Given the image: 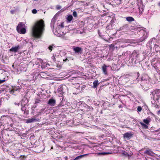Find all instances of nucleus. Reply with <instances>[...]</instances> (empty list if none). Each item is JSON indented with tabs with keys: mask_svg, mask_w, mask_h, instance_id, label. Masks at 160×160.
I'll use <instances>...</instances> for the list:
<instances>
[{
	"mask_svg": "<svg viewBox=\"0 0 160 160\" xmlns=\"http://www.w3.org/2000/svg\"><path fill=\"white\" fill-rule=\"evenodd\" d=\"M45 24L42 20L36 22L33 25L32 28L33 37L36 38H40L42 36L45 30Z\"/></svg>",
	"mask_w": 160,
	"mask_h": 160,
	"instance_id": "f257e3e1",
	"label": "nucleus"
},
{
	"mask_svg": "<svg viewBox=\"0 0 160 160\" xmlns=\"http://www.w3.org/2000/svg\"><path fill=\"white\" fill-rule=\"evenodd\" d=\"M25 27V24L23 22H20L17 27V30L20 34H24L26 32V30L24 28Z\"/></svg>",
	"mask_w": 160,
	"mask_h": 160,
	"instance_id": "f03ea898",
	"label": "nucleus"
},
{
	"mask_svg": "<svg viewBox=\"0 0 160 160\" xmlns=\"http://www.w3.org/2000/svg\"><path fill=\"white\" fill-rule=\"evenodd\" d=\"M38 75V73L36 72H33L32 74L28 76V79L27 80L31 81L32 80H35L36 79Z\"/></svg>",
	"mask_w": 160,
	"mask_h": 160,
	"instance_id": "7ed1b4c3",
	"label": "nucleus"
},
{
	"mask_svg": "<svg viewBox=\"0 0 160 160\" xmlns=\"http://www.w3.org/2000/svg\"><path fill=\"white\" fill-rule=\"evenodd\" d=\"M72 48L73 51L76 53H81L82 51V49L79 47L73 46Z\"/></svg>",
	"mask_w": 160,
	"mask_h": 160,
	"instance_id": "20e7f679",
	"label": "nucleus"
},
{
	"mask_svg": "<svg viewBox=\"0 0 160 160\" xmlns=\"http://www.w3.org/2000/svg\"><path fill=\"white\" fill-rule=\"evenodd\" d=\"M57 91L59 93V96L62 97L63 96V93H64L63 87L62 85L59 86L58 88Z\"/></svg>",
	"mask_w": 160,
	"mask_h": 160,
	"instance_id": "39448f33",
	"label": "nucleus"
},
{
	"mask_svg": "<svg viewBox=\"0 0 160 160\" xmlns=\"http://www.w3.org/2000/svg\"><path fill=\"white\" fill-rule=\"evenodd\" d=\"M40 62L41 64V67L43 69L47 67L48 66H49L50 65L47 62H44L41 59H39Z\"/></svg>",
	"mask_w": 160,
	"mask_h": 160,
	"instance_id": "423d86ee",
	"label": "nucleus"
},
{
	"mask_svg": "<svg viewBox=\"0 0 160 160\" xmlns=\"http://www.w3.org/2000/svg\"><path fill=\"white\" fill-rule=\"evenodd\" d=\"M22 106L21 110L23 112V113L26 115L28 114V105H23Z\"/></svg>",
	"mask_w": 160,
	"mask_h": 160,
	"instance_id": "0eeeda50",
	"label": "nucleus"
},
{
	"mask_svg": "<svg viewBox=\"0 0 160 160\" xmlns=\"http://www.w3.org/2000/svg\"><path fill=\"white\" fill-rule=\"evenodd\" d=\"M43 101L40 98H36L35 99V102L34 105L33 106V108H36L38 104V103H42L43 102Z\"/></svg>",
	"mask_w": 160,
	"mask_h": 160,
	"instance_id": "6e6552de",
	"label": "nucleus"
},
{
	"mask_svg": "<svg viewBox=\"0 0 160 160\" xmlns=\"http://www.w3.org/2000/svg\"><path fill=\"white\" fill-rule=\"evenodd\" d=\"M128 30V25L127 24H125L121 27L119 28V31H127Z\"/></svg>",
	"mask_w": 160,
	"mask_h": 160,
	"instance_id": "1a4fd4ad",
	"label": "nucleus"
},
{
	"mask_svg": "<svg viewBox=\"0 0 160 160\" xmlns=\"http://www.w3.org/2000/svg\"><path fill=\"white\" fill-rule=\"evenodd\" d=\"M20 49V47L19 45L15 47H12V48L10 49L9 50L10 51L12 52H16L18 51Z\"/></svg>",
	"mask_w": 160,
	"mask_h": 160,
	"instance_id": "9d476101",
	"label": "nucleus"
},
{
	"mask_svg": "<svg viewBox=\"0 0 160 160\" xmlns=\"http://www.w3.org/2000/svg\"><path fill=\"white\" fill-rule=\"evenodd\" d=\"M56 100L53 99H50L49 100L48 104L50 106H54L56 103Z\"/></svg>",
	"mask_w": 160,
	"mask_h": 160,
	"instance_id": "9b49d317",
	"label": "nucleus"
},
{
	"mask_svg": "<svg viewBox=\"0 0 160 160\" xmlns=\"http://www.w3.org/2000/svg\"><path fill=\"white\" fill-rule=\"evenodd\" d=\"M133 134L131 132H127L124 133L123 135V137L124 138L127 139H130L133 136Z\"/></svg>",
	"mask_w": 160,
	"mask_h": 160,
	"instance_id": "f8f14e48",
	"label": "nucleus"
},
{
	"mask_svg": "<svg viewBox=\"0 0 160 160\" xmlns=\"http://www.w3.org/2000/svg\"><path fill=\"white\" fill-rule=\"evenodd\" d=\"M28 100L26 98L24 97L21 102V106L28 105Z\"/></svg>",
	"mask_w": 160,
	"mask_h": 160,
	"instance_id": "ddd939ff",
	"label": "nucleus"
},
{
	"mask_svg": "<svg viewBox=\"0 0 160 160\" xmlns=\"http://www.w3.org/2000/svg\"><path fill=\"white\" fill-rule=\"evenodd\" d=\"M38 120L35 117L29 118L27 119L26 122L27 123H32L33 122L38 121Z\"/></svg>",
	"mask_w": 160,
	"mask_h": 160,
	"instance_id": "4468645a",
	"label": "nucleus"
},
{
	"mask_svg": "<svg viewBox=\"0 0 160 160\" xmlns=\"http://www.w3.org/2000/svg\"><path fill=\"white\" fill-rule=\"evenodd\" d=\"M108 67H109V66H107L105 64H104L102 67V72L105 75L107 74V68Z\"/></svg>",
	"mask_w": 160,
	"mask_h": 160,
	"instance_id": "2eb2a0df",
	"label": "nucleus"
},
{
	"mask_svg": "<svg viewBox=\"0 0 160 160\" xmlns=\"http://www.w3.org/2000/svg\"><path fill=\"white\" fill-rule=\"evenodd\" d=\"M56 21V19L53 17L52 19L51 22V27L52 29V31L54 32V25Z\"/></svg>",
	"mask_w": 160,
	"mask_h": 160,
	"instance_id": "dca6fc26",
	"label": "nucleus"
},
{
	"mask_svg": "<svg viewBox=\"0 0 160 160\" xmlns=\"http://www.w3.org/2000/svg\"><path fill=\"white\" fill-rule=\"evenodd\" d=\"M144 153L151 156H153L155 154V153L150 149H149L145 151L144 152Z\"/></svg>",
	"mask_w": 160,
	"mask_h": 160,
	"instance_id": "f3484780",
	"label": "nucleus"
},
{
	"mask_svg": "<svg viewBox=\"0 0 160 160\" xmlns=\"http://www.w3.org/2000/svg\"><path fill=\"white\" fill-rule=\"evenodd\" d=\"M153 95V99L154 100H158V95L157 92L155 91H154L152 92Z\"/></svg>",
	"mask_w": 160,
	"mask_h": 160,
	"instance_id": "a211bd4d",
	"label": "nucleus"
},
{
	"mask_svg": "<svg viewBox=\"0 0 160 160\" xmlns=\"http://www.w3.org/2000/svg\"><path fill=\"white\" fill-rule=\"evenodd\" d=\"M132 154L131 152H130L129 153H128L125 151L122 152L123 155L126 157H128V158H129L132 155Z\"/></svg>",
	"mask_w": 160,
	"mask_h": 160,
	"instance_id": "6ab92c4d",
	"label": "nucleus"
},
{
	"mask_svg": "<svg viewBox=\"0 0 160 160\" xmlns=\"http://www.w3.org/2000/svg\"><path fill=\"white\" fill-rule=\"evenodd\" d=\"M147 37L148 36L147 35V34L146 33H144L143 36L140 38L139 42H141L143 41L145 39H146Z\"/></svg>",
	"mask_w": 160,
	"mask_h": 160,
	"instance_id": "aec40b11",
	"label": "nucleus"
},
{
	"mask_svg": "<svg viewBox=\"0 0 160 160\" xmlns=\"http://www.w3.org/2000/svg\"><path fill=\"white\" fill-rule=\"evenodd\" d=\"M20 88H13V89H12L11 90H9V92L12 94H14V93L15 92V91H17L18 90L20 89Z\"/></svg>",
	"mask_w": 160,
	"mask_h": 160,
	"instance_id": "412c9836",
	"label": "nucleus"
},
{
	"mask_svg": "<svg viewBox=\"0 0 160 160\" xmlns=\"http://www.w3.org/2000/svg\"><path fill=\"white\" fill-rule=\"evenodd\" d=\"M99 83H98V81L97 80H95L93 82V88H97Z\"/></svg>",
	"mask_w": 160,
	"mask_h": 160,
	"instance_id": "4be33fe9",
	"label": "nucleus"
},
{
	"mask_svg": "<svg viewBox=\"0 0 160 160\" xmlns=\"http://www.w3.org/2000/svg\"><path fill=\"white\" fill-rule=\"evenodd\" d=\"M151 121V119L149 118L143 120V122L146 124H148Z\"/></svg>",
	"mask_w": 160,
	"mask_h": 160,
	"instance_id": "5701e85b",
	"label": "nucleus"
},
{
	"mask_svg": "<svg viewBox=\"0 0 160 160\" xmlns=\"http://www.w3.org/2000/svg\"><path fill=\"white\" fill-rule=\"evenodd\" d=\"M88 154H86L82 155H79V156L77 157L75 159H74L73 160H78L79 159L81 158L82 157H84V156H86V155H87Z\"/></svg>",
	"mask_w": 160,
	"mask_h": 160,
	"instance_id": "b1692460",
	"label": "nucleus"
},
{
	"mask_svg": "<svg viewBox=\"0 0 160 160\" xmlns=\"http://www.w3.org/2000/svg\"><path fill=\"white\" fill-rule=\"evenodd\" d=\"M126 20L128 22H132L134 21V19L132 17H128L126 18Z\"/></svg>",
	"mask_w": 160,
	"mask_h": 160,
	"instance_id": "393cba45",
	"label": "nucleus"
},
{
	"mask_svg": "<svg viewBox=\"0 0 160 160\" xmlns=\"http://www.w3.org/2000/svg\"><path fill=\"white\" fill-rule=\"evenodd\" d=\"M56 47V46L55 44H52L51 45H50L48 47V49L50 50V51H51L52 49Z\"/></svg>",
	"mask_w": 160,
	"mask_h": 160,
	"instance_id": "a878e982",
	"label": "nucleus"
},
{
	"mask_svg": "<svg viewBox=\"0 0 160 160\" xmlns=\"http://www.w3.org/2000/svg\"><path fill=\"white\" fill-rule=\"evenodd\" d=\"M72 18L73 17L72 15H69L68 16L67 19L68 22H70L72 20Z\"/></svg>",
	"mask_w": 160,
	"mask_h": 160,
	"instance_id": "bb28decb",
	"label": "nucleus"
},
{
	"mask_svg": "<svg viewBox=\"0 0 160 160\" xmlns=\"http://www.w3.org/2000/svg\"><path fill=\"white\" fill-rule=\"evenodd\" d=\"M46 108H42V109L40 110L38 112V115H40L42 112H43V111L45 110Z\"/></svg>",
	"mask_w": 160,
	"mask_h": 160,
	"instance_id": "cd10ccee",
	"label": "nucleus"
},
{
	"mask_svg": "<svg viewBox=\"0 0 160 160\" xmlns=\"http://www.w3.org/2000/svg\"><path fill=\"white\" fill-rule=\"evenodd\" d=\"M140 124L144 128L147 129L148 128V126L143 123L142 122H140Z\"/></svg>",
	"mask_w": 160,
	"mask_h": 160,
	"instance_id": "c85d7f7f",
	"label": "nucleus"
},
{
	"mask_svg": "<svg viewBox=\"0 0 160 160\" xmlns=\"http://www.w3.org/2000/svg\"><path fill=\"white\" fill-rule=\"evenodd\" d=\"M117 5H119L121 3L122 0H115Z\"/></svg>",
	"mask_w": 160,
	"mask_h": 160,
	"instance_id": "c756f323",
	"label": "nucleus"
},
{
	"mask_svg": "<svg viewBox=\"0 0 160 160\" xmlns=\"http://www.w3.org/2000/svg\"><path fill=\"white\" fill-rule=\"evenodd\" d=\"M110 153L109 152H99L98 153V155H105L106 154H109Z\"/></svg>",
	"mask_w": 160,
	"mask_h": 160,
	"instance_id": "7c9ffc66",
	"label": "nucleus"
},
{
	"mask_svg": "<svg viewBox=\"0 0 160 160\" xmlns=\"http://www.w3.org/2000/svg\"><path fill=\"white\" fill-rule=\"evenodd\" d=\"M6 117V116H3L1 117V118L0 119V121L2 122V121H3L5 120V118Z\"/></svg>",
	"mask_w": 160,
	"mask_h": 160,
	"instance_id": "2f4dec72",
	"label": "nucleus"
},
{
	"mask_svg": "<svg viewBox=\"0 0 160 160\" xmlns=\"http://www.w3.org/2000/svg\"><path fill=\"white\" fill-rule=\"evenodd\" d=\"M73 15L75 17H76L77 16V12L76 11H74L73 12Z\"/></svg>",
	"mask_w": 160,
	"mask_h": 160,
	"instance_id": "473e14b6",
	"label": "nucleus"
},
{
	"mask_svg": "<svg viewBox=\"0 0 160 160\" xmlns=\"http://www.w3.org/2000/svg\"><path fill=\"white\" fill-rule=\"evenodd\" d=\"M52 59L53 60V61L55 62L56 61V56L54 55H53L52 57Z\"/></svg>",
	"mask_w": 160,
	"mask_h": 160,
	"instance_id": "72a5a7b5",
	"label": "nucleus"
},
{
	"mask_svg": "<svg viewBox=\"0 0 160 160\" xmlns=\"http://www.w3.org/2000/svg\"><path fill=\"white\" fill-rule=\"evenodd\" d=\"M37 10L35 9H33L32 10V12L33 14H36L37 13Z\"/></svg>",
	"mask_w": 160,
	"mask_h": 160,
	"instance_id": "f704fd0d",
	"label": "nucleus"
},
{
	"mask_svg": "<svg viewBox=\"0 0 160 160\" xmlns=\"http://www.w3.org/2000/svg\"><path fill=\"white\" fill-rule=\"evenodd\" d=\"M57 67L58 69H60L62 68L61 65L58 64H57Z\"/></svg>",
	"mask_w": 160,
	"mask_h": 160,
	"instance_id": "c9c22d12",
	"label": "nucleus"
},
{
	"mask_svg": "<svg viewBox=\"0 0 160 160\" xmlns=\"http://www.w3.org/2000/svg\"><path fill=\"white\" fill-rule=\"evenodd\" d=\"M142 110V108L140 106H138V107L137 110L138 112H141Z\"/></svg>",
	"mask_w": 160,
	"mask_h": 160,
	"instance_id": "e433bc0d",
	"label": "nucleus"
},
{
	"mask_svg": "<svg viewBox=\"0 0 160 160\" xmlns=\"http://www.w3.org/2000/svg\"><path fill=\"white\" fill-rule=\"evenodd\" d=\"M46 74V73L44 72H42L41 73L40 75L41 76H45V75Z\"/></svg>",
	"mask_w": 160,
	"mask_h": 160,
	"instance_id": "4c0bfd02",
	"label": "nucleus"
},
{
	"mask_svg": "<svg viewBox=\"0 0 160 160\" xmlns=\"http://www.w3.org/2000/svg\"><path fill=\"white\" fill-rule=\"evenodd\" d=\"M5 81V78L3 79L2 80L0 79V84H1Z\"/></svg>",
	"mask_w": 160,
	"mask_h": 160,
	"instance_id": "58836bf2",
	"label": "nucleus"
},
{
	"mask_svg": "<svg viewBox=\"0 0 160 160\" xmlns=\"http://www.w3.org/2000/svg\"><path fill=\"white\" fill-rule=\"evenodd\" d=\"M145 75H143V77H142V78H141V80L142 81H144V80H147V79H145V78H144V76H145Z\"/></svg>",
	"mask_w": 160,
	"mask_h": 160,
	"instance_id": "ea45409f",
	"label": "nucleus"
},
{
	"mask_svg": "<svg viewBox=\"0 0 160 160\" xmlns=\"http://www.w3.org/2000/svg\"><path fill=\"white\" fill-rule=\"evenodd\" d=\"M59 26L62 28H63L64 27V25L63 23H61L60 25H59Z\"/></svg>",
	"mask_w": 160,
	"mask_h": 160,
	"instance_id": "a19ab883",
	"label": "nucleus"
},
{
	"mask_svg": "<svg viewBox=\"0 0 160 160\" xmlns=\"http://www.w3.org/2000/svg\"><path fill=\"white\" fill-rule=\"evenodd\" d=\"M14 104L15 105H17L18 106H19L20 104H21V102H18H18H15L14 103Z\"/></svg>",
	"mask_w": 160,
	"mask_h": 160,
	"instance_id": "79ce46f5",
	"label": "nucleus"
},
{
	"mask_svg": "<svg viewBox=\"0 0 160 160\" xmlns=\"http://www.w3.org/2000/svg\"><path fill=\"white\" fill-rule=\"evenodd\" d=\"M61 8V7L60 6H58L57 7V9L58 10L60 9Z\"/></svg>",
	"mask_w": 160,
	"mask_h": 160,
	"instance_id": "37998d69",
	"label": "nucleus"
},
{
	"mask_svg": "<svg viewBox=\"0 0 160 160\" xmlns=\"http://www.w3.org/2000/svg\"><path fill=\"white\" fill-rule=\"evenodd\" d=\"M10 12L12 14H13L15 12V11L14 10H11Z\"/></svg>",
	"mask_w": 160,
	"mask_h": 160,
	"instance_id": "c03bdc74",
	"label": "nucleus"
},
{
	"mask_svg": "<svg viewBox=\"0 0 160 160\" xmlns=\"http://www.w3.org/2000/svg\"><path fill=\"white\" fill-rule=\"evenodd\" d=\"M63 61L64 62H66L67 61H68V60L67 59V58H66L65 59H63Z\"/></svg>",
	"mask_w": 160,
	"mask_h": 160,
	"instance_id": "a18cd8bd",
	"label": "nucleus"
},
{
	"mask_svg": "<svg viewBox=\"0 0 160 160\" xmlns=\"http://www.w3.org/2000/svg\"><path fill=\"white\" fill-rule=\"evenodd\" d=\"M85 87H86V86L85 85H83L82 86V88H85Z\"/></svg>",
	"mask_w": 160,
	"mask_h": 160,
	"instance_id": "49530a36",
	"label": "nucleus"
},
{
	"mask_svg": "<svg viewBox=\"0 0 160 160\" xmlns=\"http://www.w3.org/2000/svg\"><path fill=\"white\" fill-rule=\"evenodd\" d=\"M64 158L65 159V160H67L68 159V157L67 156L64 157Z\"/></svg>",
	"mask_w": 160,
	"mask_h": 160,
	"instance_id": "de8ad7c7",
	"label": "nucleus"
},
{
	"mask_svg": "<svg viewBox=\"0 0 160 160\" xmlns=\"http://www.w3.org/2000/svg\"><path fill=\"white\" fill-rule=\"evenodd\" d=\"M109 26H107V27H106V28H107V29H109V28H108Z\"/></svg>",
	"mask_w": 160,
	"mask_h": 160,
	"instance_id": "09e8293b",
	"label": "nucleus"
},
{
	"mask_svg": "<svg viewBox=\"0 0 160 160\" xmlns=\"http://www.w3.org/2000/svg\"><path fill=\"white\" fill-rule=\"evenodd\" d=\"M139 76V72H138L137 73V76L138 77Z\"/></svg>",
	"mask_w": 160,
	"mask_h": 160,
	"instance_id": "8fccbe9b",
	"label": "nucleus"
},
{
	"mask_svg": "<svg viewBox=\"0 0 160 160\" xmlns=\"http://www.w3.org/2000/svg\"><path fill=\"white\" fill-rule=\"evenodd\" d=\"M2 125V122L0 121V126Z\"/></svg>",
	"mask_w": 160,
	"mask_h": 160,
	"instance_id": "3c124183",
	"label": "nucleus"
},
{
	"mask_svg": "<svg viewBox=\"0 0 160 160\" xmlns=\"http://www.w3.org/2000/svg\"><path fill=\"white\" fill-rule=\"evenodd\" d=\"M158 5L160 6V2H159L158 3Z\"/></svg>",
	"mask_w": 160,
	"mask_h": 160,
	"instance_id": "603ef678",
	"label": "nucleus"
},
{
	"mask_svg": "<svg viewBox=\"0 0 160 160\" xmlns=\"http://www.w3.org/2000/svg\"><path fill=\"white\" fill-rule=\"evenodd\" d=\"M98 34L100 35V33L99 32H98Z\"/></svg>",
	"mask_w": 160,
	"mask_h": 160,
	"instance_id": "864d4df0",
	"label": "nucleus"
},
{
	"mask_svg": "<svg viewBox=\"0 0 160 160\" xmlns=\"http://www.w3.org/2000/svg\"><path fill=\"white\" fill-rule=\"evenodd\" d=\"M98 34L100 35V33L99 32H98Z\"/></svg>",
	"mask_w": 160,
	"mask_h": 160,
	"instance_id": "5fc2aeb1",
	"label": "nucleus"
},
{
	"mask_svg": "<svg viewBox=\"0 0 160 160\" xmlns=\"http://www.w3.org/2000/svg\"><path fill=\"white\" fill-rule=\"evenodd\" d=\"M91 108L92 109H93V108H92V107H91Z\"/></svg>",
	"mask_w": 160,
	"mask_h": 160,
	"instance_id": "6e6d98bb",
	"label": "nucleus"
},
{
	"mask_svg": "<svg viewBox=\"0 0 160 160\" xmlns=\"http://www.w3.org/2000/svg\"><path fill=\"white\" fill-rule=\"evenodd\" d=\"M139 10H140V7H139Z\"/></svg>",
	"mask_w": 160,
	"mask_h": 160,
	"instance_id": "4d7b16f0",
	"label": "nucleus"
},
{
	"mask_svg": "<svg viewBox=\"0 0 160 160\" xmlns=\"http://www.w3.org/2000/svg\"><path fill=\"white\" fill-rule=\"evenodd\" d=\"M54 34H55V35H57V34H56V33H55Z\"/></svg>",
	"mask_w": 160,
	"mask_h": 160,
	"instance_id": "13d9d810",
	"label": "nucleus"
}]
</instances>
